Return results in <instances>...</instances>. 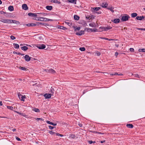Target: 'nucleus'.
I'll return each mask as SVG.
<instances>
[{"mask_svg":"<svg viewBox=\"0 0 145 145\" xmlns=\"http://www.w3.org/2000/svg\"><path fill=\"white\" fill-rule=\"evenodd\" d=\"M13 45L14 46V48H16V49L18 48L19 47V45H18L17 44L14 43Z\"/></svg>","mask_w":145,"mask_h":145,"instance_id":"32","label":"nucleus"},{"mask_svg":"<svg viewBox=\"0 0 145 145\" xmlns=\"http://www.w3.org/2000/svg\"><path fill=\"white\" fill-rule=\"evenodd\" d=\"M28 15L29 16L31 17L37 16V13H33L32 12H29L28 13Z\"/></svg>","mask_w":145,"mask_h":145,"instance_id":"9","label":"nucleus"},{"mask_svg":"<svg viewBox=\"0 0 145 145\" xmlns=\"http://www.w3.org/2000/svg\"><path fill=\"white\" fill-rule=\"evenodd\" d=\"M49 133L52 135H54L56 133L53 132L52 131H49Z\"/></svg>","mask_w":145,"mask_h":145,"instance_id":"37","label":"nucleus"},{"mask_svg":"<svg viewBox=\"0 0 145 145\" xmlns=\"http://www.w3.org/2000/svg\"><path fill=\"white\" fill-rule=\"evenodd\" d=\"M126 126L129 128H131L133 127V125L132 124H127Z\"/></svg>","mask_w":145,"mask_h":145,"instance_id":"29","label":"nucleus"},{"mask_svg":"<svg viewBox=\"0 0 145 145\" xmlns=\"http://www.w3.org/2000/svg\"><path fill=\"white\" fill-rule=\"evenodd\" d=\"M111 21L112 22H114L115 24H117L120 22V20L119 18H115L114 20H112Z\"/></svg>","mask_w":145,"mask_h":145,"instance_id":"12","label":"nucleus"},{"mask_svg":"<svg viewBox=\"0 0 145 145\" xmlns=\"http://www.w3.org/2000/svg\"><path fill=\"white\" fill-rule=\"evenodd\" d=\"M47 123H48L49 124L54 125V126H56L57 125L56 123H54L52 122L49 121H46Z\"/></svg>","mask_w":145,"mask_h":145,"instance_id":"24","label":"nucleus"},{"mask_svg":"<svg viewBox=\"0 0 145 145\" xmlns=\"http://www.w3.org/2000/svg\"><path fill=\"white\" fill-rule=\"evenodd\" d=\"M14 8L12 6H10L8 7V10L10 11H13L14 10Z\"/></svg>","mask_w":145,"mask_h":145,"instance_id":"23","label":"nucleus"},{"mask_svg":"<svg viewBox=\"0 0 145 145\" xmlns=\"http://www.w3.org/2000/svg\"><path fill=\"white\" fill-rule=\"evenodd\" d=\"M36 119L37 120H40L42 121H44V119L43 118H36Z\"/></svg>","mask_w":145,"mask_h":145,"instance_id":"46","label":"nucleus"},{"mask_svg":"<svg viewBox=\"0 0 145 145\" xmlns=\"http://www.w3.org/2000/svg\"><path fill=\"white\" fill-rule=\"evenodd\" d=\"M52 94L51 93H46L44 95V96L47 99H49L51 98Z\"/></svg>","mask_w":145,"mask_h":145,"instance_id":"13","label":"nucleus"},{"mask_svg":"<svg viewBox=\"0 0 145 145\" xmlns=\"http://www.w3.org/2000/svg\"><path fill=\"white\" fill-rule=\"evenodd\" d=\"M6 13L3 11H0V14H6Z\"/></svg>","mask_w":145,"mask_h":145,"instance_id":"49","label":"nucleus"},{"mask_svg":"<svg viewBox=\"0 0 145 145\" xmlns=\"http://www.w3.org/2000/svg\"><path fill=\"white\" fill-rule=\"evenodd\" d=\"M69 3L75 5L76 4L77 0H67Z\"/></svg>","mask_w":145,"mask_h":145,"instance_id":"17","label":"nucleus"},{"mask_svg":"<svg viewBox=\"0 0 145 145\" xmlns=\"http://www.w3.org/2000/svg\"><path fill=\"white\" fill-rule=\"evenodd\" d=\"M74 18V20H78L79 19L80 17L79 16L77 15H74L73 17Z\"/></svg>","mask_w":145,"mask_h":145,"instance_id":"22","label":"nucleus"},{"mask_svg":"<svg viewBox=\"0 0 145 145\" xmlns=\"http://www.w3.org/2000/svg\"><path fill=\"white\" fill-rule=\"evenodd\" d=\"M47 10H51L52 8V7L51 6L48 5L46 7Z\"/></svg>","mask_w":145,"mask_h":145,"instance_id":"21","label":"nucleus"},{"mask_svg":"<svg viewBox=\"0 0 145 145\" xmlns=\"http://www.w3.org/2000/svg\"><path fill=\"white\" fill-rule=\"evenodd\" d=\"M12 130L13 132H14L16 131V129H12Z\"/></svg>","mask_w":145,"mask_h":145,"instance_id":"61","label":"nucleus"},{"mask_svg":"<svg viewBox=\"0 0 145 145\" xmlns=\"http://www.w3.org/2000/svg\"><path fill=\"white\" fill-rule=\"evenodd\" d=\"M36 25V23H31L28 24H26V25L29 27H33L35 26Z\"/></svg>","mask_w":145,"mask_h":145,"instance_id":"19","label":"nucleus"},{"mask_svg":"<svg viewBox=\"0 0 145 145\" xmlns=\"http://www.w3.org/2000/svg\"><path fill=\"white\" fill-rule=\"evenodd\" d=\"M48 127L49 129L51 130L52 129L54 128L51 125H49L48 126Z\"/></svg>","mask_w":145,"mask_h":145,"instance_id":"50","label":"nucleus"},{"mask_svg":"<svg viewBox=\"0 0 145 145\" xmlns=\"http://www.w3.org/2000/svg\"><path fill=\"white\" fill-rule=\"evenodd\" d=\"M65 23H66V24H67L69 25H70L71 24L69 22H65Z\"/></svg>","mask_w":145,"mask_h":145,"instance_id":"56","label":"nucleus"},{"mask_svg":"<svg viewBox=\"0 0 145 145\" xmlns=\"http://www.w3.org/2000/svg\"><path fill=\"white\" fill-rule=\"evenodd\" d=\"M145 18L144 16H137L136 17V19L138 20H141Z\"/></svg>","mask_w":145,"mask_h":145,"instance_id":"16","label":"nucleus"},{"mask_svg":"<svg viewBox=\"0 0 145 145\" xmlns=\"http://www.w3.org/2000/svg\"><path fill=\"white\" fill-rule=\"evenodd\" d=\"M51 2L54 3L59 4L61 3L60 1H58L57 0H51Z\"/></svg>","mask_w":145,"mask_h":145,"instance_id":"26","label":"nucleus"},{"mask_svg":"<svg viewBox=\"0 0 145 145\" xmlns=\"http://www.w3.org/2000/svg\"><path fill=\"white\" fill-rule=\"evenodd\" d=\"M89 25L90 26L93 27V25L91 24H89Z\"/></svg>","mask_w":145,"mask_h":145,"instance_id":"63","label":"nucleus"},{"mask_svg":"<svg viewBox=\"0 0 145 145\" xmlns=\"http://www.w3.org/2000/svg\"><path fill=\"white\" fill-rule=\"evenodd\" d=\"M70 137L72 138H74L75 136V135H71L70 136Z\"/></svg>","mask_w":145,"mask_h":145,"instance_id":"47","label":"nucleus"},{"mask_svg":"<svg viewBox=\"0 0 145 145\" xmlns=\"http://www.w3.org/2000/svg\"><path fill=\"white\" fill-rule=\"evenodd\" d=\"M20 93H18V95L20 99L22 101H24V99L25 98V95H22L21 94H20Z\"/></svg>","mask_w":145,"mask_h":145,"instance_id":"6","label":"nucleus"},{"mask_svg":"<svg viewBox=\"0 0 145 145\" xmlns=\"http://www.w3.org/2000/svg\"><path fill=\"white\" fill-rule=\"evenodd\" d=\"M88 142L90 144H92V143H95V141H92V140H89L88 141Z\"/></svg>","mask_w":145,"mask_h":145,"instance_id":"44","label":"nucleus"},{"mask_svg":"<svg viewBox=\"0 0 145 145\" xmlns=\"http://www.w3.org/2000/svg\"><path fill=\"white\" fill-rule=\"evenodd\" d=\"M77 29L78 30H79L80 29V27H78L77 28Z\"/></svg>","mask_w":145,"mask_h":145,"instance_id":"64","label":"nucleus"},{"mask_svg":"<svg viewBox=\"0 0 145 145\" xmlns=\"http://www.w3.org/2000/svg\"><path fill=\"white\" fill-rule=\"evenodd\" d=\"M0 21L4 23L10 24V20L2 19Z\"/></svg>","mask_w":145,"mask_h":145,"instance_id":"5","label":"nucleus"},{"mask_svg":"<svg viewBox=\"0 0 145 145\" xmlns=\"http://www.w3.org/2000/svg\"><path fill=\"white\" fill-rule=\"evenodd\" d=\"M58 28L60 29H63L64 30H65L66 29H67V28L66 27L61 26H59V27Z\"/></svg>","mask_w":145,"mask_h":145,"instance_id":"31","label":"nucleus"},{"mask_svg":"<svg viewBox=\"0 0 145 145\" xmlns=\"http://www.w3.org/2000/svg\"><path fill=\"white\" fill-rule=\"evenodd\" d=\"M50 92L51 93H52V94H53V93H54V89L53 88H52V87H51V88H50Z\"/></svg>","mask_w":145,"mask_h":145,"instance_id":"35","label":"nucleus"},{"mask_svg":"<svg viewBox=\"0 0 145 145\" xmlns=\"http://www.w3.org/2000/svg\"><path fill=\"white\" fill-rule=\"evenodd\" d=\"M84 31H79L78 32L76 33V35H78L81 36L82 34H84Z\"/></svg>","mask_w":145,"mask_h":145,"instance_id":"18","label":"nucleus"},{"mask_svg":"<svg viewBox=\"0 0 145 145\" xmlns=\"http://www.w3.org/2000/svg\"><path fill=\"white\" fill-rule=\"evenodd\" d=\"M33 110L36 112H39L40 111L39 109L38 108H35Z\"/></svg>","mask_w":145,"mask_h":145,"instance_id":"40","label":"nucleus"},{"mask_svg":"<svg viewBox=\"0 0 145 145\" xmlns=\"http://www.w3.org/2000/svg\"><path fill=\"white\" fill-rule=\"evenodd\" d=\"M53 20H52V19H48V21H52Z\"/></svg>","mask_w":145,"mask_h":145,"instance_id":"60","label":"nucleus"},{"mask_svg":"<svg viewBox=\"0 0 145 145\" xmlns=\"http://www.w3.org/2000/svg\"><path fill=\"white\" fill-rule=\"evenodd\" d=\"M93 132L97 133L99 134H104V133H102L101 132H97L94 131Z\"/></svg>","mask_w":145,"mask_h":145,"instance_id":"53","label":"nucleus"},{"mask_svg":"<svg viewBox=\"0 0 145 145\" xmlns=\"http://www.w3.org/2000/svg\"><path fill=\"white\" fill-rule=\"evenodd\" d=\"M130 18V17L127 14H125L123 16L121 19V20L122 22H126L128 21Z\"/></svg>","mask_w":145,"mask_h":145,"instance_id":"1","label":"nucleus"},{"mask_svg":"<svg viewBox=\"0 0 145 145\" xmlns=\"http://www.w3.org/2000/svg\"><path fill=\"white\" fill-rule=\"evenodd\" d=\"M22 8L25 10H27L28 9V7L26 4H24L22 5Z\"/></svg>","mask_w":145,"mask_h":145,"instance_id":"10","label":"nucleus"},{"mask_svg":"<svg viewBox=\"0 0 145 145\" xmlns=\"http://www.w3.org/2000/svg\"><path fill=\"white\" fill-rule=\"evenodd\" d=\"M105 142V140H104L103 141H101V143H103L104 142Z\"/></svg>","mask_w":145,"mask_h":145,"instance_id":"59","label":"nucleus"},{"mask_svg":"<svg viewBox=\"0 0 145 145\" xmlns=\"http://www.w3.org/2000/svg\"><path fill=\"white\" fill-rule=\"evenodd\" d=\"M10 23H14L16 25H19L20 24V23L18 21L10 20Z\"/></svg>","mask_w":145,"mask_h":145,"instance_id":"14","label":"nucleus"},{"mask_svg":"<svg viewBox=\"0 0 145 145\" xmlns=\"http://www.w3.org/2000/svg\"><path fill=\"white\" fill-rule=\"evenodd\" d=\"M42 19V21L46 22L48 21V18L42 17L41 18Z\"/></svg>","mask_w":145,"mask_h":145,"instance_id":"34","label":"nucleus"},{"mask_svg":"<svg viewBox=\"0 0 145 145\" xmlns=\"http://www.w3.org/2000/svg\"><path fill=\"white\" fill-rule=\"evenodd\" d=\"M84 31H87L88 32H97L98 31L97 29L96 28H86L84 29Z\"/></svg>","mask_w":145,"mask_h":145,"instance_id":"2","label":"nucleus"},{"mask_svg":"<svg viewBox=\"0 0 145 145\" xmlns=\"http://www.w3.org/2000/svg\"><path fill=\"white\" fill-rule=\"evenodd\" d=\"M96 54L98 56H99L101 55V54L98 51L96 52Z\"/></svg>","mask_w":145,"mask_h":145,"instance_id":"48","label":"nucleus"},{"mask_svg":"<svg viewBox=\"0 0 145 145\" xmlns=\"http://www.w3.org/2000/svg\"><path fill=\"white\" fill-rule=\"evenodd\" d=\"M11 39L12 40H14L16 38L15 37H10Z\"/></svg>","mask_w":145,"mask_h":145,"instance_id":"55","label":"nucleus"},{"mask_svg":"<svg viewBox=\"0 0 145 145\" xmlns=\"http://www.w3.org/2000/svg\"><path fill=\"white\" fill-rule=\"evenodd\" d=\"M24 57L26 61H29L31 59V57H29L28 55H26L25 56H24Z\"/></svg>","mask_w":145,"mask_h":145,"instance_id":"15","label":"nucleus"},{"mask_svg":"<svg viewBox=\"0 0 145 145\" xmlns=\"http://www.w3.org/2000/svg\"><path fill=\"white\" fill-rule=\"evenodd\" d=\"M20 69H21L22 70H24V71L26 70V68L25 67H20Z\"/></svg>","mask_w":145,"mask_h":145,"instance_id":"45","label":"nucleus"},{"mask_svg":"<svg viewBox=\"0 0 145 145\" xmlns=\"http://www.w3.org/2000/svg\"><path fill=\"white\" fill-rule=\"evenodd\" d=\"M36 25L39 26L40 25H42L44 26H49V24L46 23L41 22H36Z\"/></svg>","mask_w":145,"mask_h":145,"instance_id":"3","label":"nucleus"},{"mask_svg":"<svg viewBox=\"0 0 145 145\" xmlns=\"http://www.w3.org/2000/svg\"><path fill=\"white\" fill-rule=\"evenodd\" d=\"M95 13L97 14H99L101 13V12L100 11H98L95 12Z\"/></svg>","mask_w":145,"mask_h":145,"instance_id":"43","label":"nucleus"},{"mask_svg":"<svg viewBox=\"0 0 145 145\" xmlns=\"http://www.w3.org/2000/svg\"><path fill=\"white\" fill-rule=\"evenodd\" d=\"M107 8L108 9V10H110L112 12H114V8L111 7H108Z\"/></svg>","mask_w":145,"mask_h":145,"instance_id":"25","label":"nucleus"},{"mask_svg":"<svg viewBox=\"0 0 145 145\" xmlns=\"http://www.w3.org/2000/svg\"><path fill=\"white\" fill-rule=\"evenodd\" d=\"M139 29L141 30H145V28H140Z\"/></svg>","mask_w":145,"mask_h":145,"instance_id":"57","label":"nucleus"},{"mask_svg":"<svg viewBox=\"0 0 145 145\" xmlns=\"http://www.w3.org/2000/svg\"><path fill=\"white\" fill-rule=\"evenodd\" d=\"M130 50L131 52H133L134 51V49L133 48H131L129 49Z\"/></svg>","mask_w":145,"mask_h":145,"instance_id":"51","label":"nucleus"},{"mask_svg":"<svg viewBox=\"0 0 145 145\" xmlns=\"http://www.w3.org/2000/svg\"><path fill=\"white\" fill-rule=\"evenodd\" d=\"M79 50L82 51H84L85 50V48L84 47L80 48Z\"/></svg>","mask_w":145,"mask_h":145,"instance_id":"38","label":"nucleus"},{"mask_svg":"<svg viewBox=\"0 0 145 145\" xmlns=\"http://www.w3.org/2000/svg\"><path fill=\"white\" fill-rule=\"evenodd\" d=\"M3 105V104L2 103V102L1 101H0V105L2 106Z\"/></svg>","mask_w":145,"mask_h":145,"instance_id":"62","label":"nucleus"},{"mask_svg":"<svg viewBox=\"0 0 145 145\" xmlns=\"http://www.w3.org/2000/svg\"><path fill=\"white\" fill-rule=\"evenodd\" d=\"M137 14L136 13H133L131 14V16L133 18L137 17Z\"/></svg>","mask_w":145,"mask_h":145,"instance_id":"27","label":"nucleus"},{"mask_svg":"<svg viewBox=\"0 0 145 145\" xmlns=\"http://www.w3.org/2000/svg\"><path fill=\"white\" fill-rule=\"evenodd\" d=\"M21 49L22 50L24 51H26L28 49V48L26 46H24L21 47Z\"/></svg>","mask_w":145,"mask_h":145,"instance_id":"28","label":"nucleus"},{"mask_svg":"<svg viewBox=\"0 0 145 145\" xmlns=\"http://www.w3.org/2000/svg\"><path fill=\"white\" fill-rule=\"evenodd\" d=\"M44 71L47 72H49L52 73H54L56 72L55 71L52 69H47L45 70Z\"/></svg>","mask_w":145,"mask_h":145,"instance_id":"7","label":"nucleus"},{"mask_svg":"<svg viewBox=\"0 0 145 145\" xmlns=\"http://www.w3.org/2000/svg\"><path fill=\"white\" fill-rule=\"evenodd\" d=\"M14 54H17L18 55H24V54H21L20 52L17 53L16 52H13Z\"/></svg>","mask_w":145,"mask_h":145,"instance_id":"39","label":"nucleus"},{"mask_svg":"<svg viewBox=\"0 0 145 145\" xmlns=\"http://www.w3.org/2000/svg\"><path fill=\"white\" fill-rule=\"evenodd\" d=\"M101 28H102V30L103 31H107L108 30L112 28V27L110 26H107V27H101Z\"/></svg>","mask_w":145,"mask_h":145,"instance_id":"4","label":"nucleus"},{"mask_svg":"<svg viewBox=\"0 0 145 145\" xmlns=\"http://www.w3.org/2000/svg\"><path fill=\"white\" fill-rule=\"evenodd\" d=\"M41 18H42V17H36L34 18V19L37 21H42V20Z\"/></svg>","mask_w":145,"mask_h":145,"instance_id":"30","label":"nucleus"},{"mask_svg":"<svg viewBox=\"0 0 145 145\" xmlns=\"http://www.w3.org/2000/svg\"><path fill=\"white\" fill-rule=\"evenodd\" d=\"M91 8L92 9V11L93 12H94V13H95V12L99 11L101 8L100 7H93Z\"/></svg>","mask_w":145,"mask_h":145,"instance_id":"11","label":"nucleus"},{"mask_svg":"<svg viewBox=\"0 0 145 145\" xmlns=\"http://www.w3.org/2000/svg\"><path fill=\"white\" fill-rule=\"evenodd\" d=\"M138 51L139 52H145V49H139L138 50Z\"/></svg>","mask_w":145,"mask_h":145,"instance_id":"36","label":"nucleus"},{"mask_svg":"<svg viewBox=\"0 0 145 145\" xmlns=\"http://www.w3.org/2000/svg\"><path fill=\"white\" fill-rule=\"evenodd\" d=\"M55 134H56V135L57 136H60V137H61L63 136V135H61V134H60L59 133H56Z\"/></svg>","mask_w":145,"mask_h":145,"instance_id":"41","label":"nucleus"},{"mask_svg":"<svg viewBox=\"0 0 145 145\" xmlns=\"http://www.w3.org/2000/svg\"><path fill=\"white\" fill-rule=\"evenodd\" d=\"M100 38H101V39H105V40H108L109 41H112V40H114L112 39H109L107 38H104V37H100Z\"/></svg>","mask_w":145,"mask_h":145,"instance_id":"33","label":"nucleus"},{"mask_svg":"<svg viewBox=\"0 0 145 145\" xmlns=\"http://www.w3.org/2000/svg\"><path fill=\"white\" fill-rule=\"evenodd\" d=\"M7 108L8 109H9L11 110H12L13 108V107L11 106H7Z\"/></svg>","mask_w":145,"mask_h":145,"instance_id":"42","label":"nucleus"},{"mask_svg":"<svg viewBox=\"0 0 145 145\" xmlns=\"http://www.w3.org/2000/svg\"><path fill=\"white\" fill-rule=\"evenodd\" d=\"M108 4L106 3H103L102 4V7L103 8H106L107 7Z\"/></svg>","mask_w":145,"mask_h":145,"instance_id":"20","label":"nucleus"},{"mask_svg":"<svg viewBox=\"0 0 145 145\" xmlns=\"http://www.w3.org/2000/svg\"><path fill=\"white\" fill-rule=\"evenodd\" d=\"M118 52H116L115 53V56H117L118 55Z\"/></svg>","mask_w":145,"mask_h":145,"instance_id":"58","label":"nucleus"},{"mask_svg":"<svg viewBox=\"0 0 145 145\" xmlns=\"http://www.w3.org/2000/svg\"><path fill=\"white\" fill-rule=\"evenodd\" d=\"M42 14L43 16H46V15H47L48 14L47 13H42Z\"/></svg>","mask_w":145,"mask_h":145,"instance_id":"52","label":"nucleus"},{"mask_svg":"<svg viewBox=\"0 0 145 145\" xmlns=\"http://www.w3.org/2000/svg\"><path fill=\"white\" fill-rule=\"evenodd\" d=\"M37 47L40 49H42L46 48V46L43 44L38 45L37 46Z\"/></svg>","mask_w":145,"mask_h":145,"instance_id":"8","label":"nucleus"},{"mask_svg":"<svg viewBox=\"0 0 145 145\" xmlns=\"http://www.w3.org/2000/svg\"><path fill=\"white\" fill-rule=\"evenodd\" d=\"M16 139L18 141H20L21 139L18 137H16Z\"/></svg>","mask_w":145,"mask_h":145,"instance_id":"54","label":"nucleus"}]
</instances>
